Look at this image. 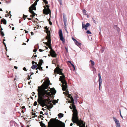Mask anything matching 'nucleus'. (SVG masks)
I'll list each match as a JSON object with an SVG mask.
<instances>
[{
  "label": "nucleus",
  "mask_w": 127,
  "mask_h": 127,
  "mask_svg": "<svg viewBox=\"0 0 127 127\" xmlns=\"http://www.w3.org/2000/svg\"><path fill=\"white\" fill-rule=\"evenodd\" d=\"M64 25L65 26V29L66 31H67V29H66V26L67 25V22H64Z\"/></svg>",
  "instance_id": "4be33fe9"
},
{
  "label": "nucleus",
  "mask_w": 127,
  "mask_h": 127,
  "mask_svg": "<svg viewBox=\"0 0 127 127\" xmlns=\"http://www.w3.org/2000/svg\"><path fill=\"white\" fill-rule=\"evenodd\" d=\"M14 68H15L16 69H17V67H16V66H14Z\"/></svg>",
  "instance_id": "a18cd8bd"
},
{
  "label": "nucleus",
  "mask_w": 127,
  "mask_h": 127,
  "mask_svg": "<svg viewBox=\"0 0 127 127\" xmlns=\"http://www.w3.org/2000/svg\"><path fill=\"white\" fill-rule=\"evenodd\" d=\"M113 118L116 124V127H121L119 121L116 119L114 117H113Z\"/></svg>",
  "instance_id": "1a4fd4ad"
},
{
  "label": "nucleus",
  "mask_w": 127,
  "mask_h": 127,
  "mask_svg": "<svg viewBox=\"0 0 127 127\" xmlns=\"http://www.w3.org/2000/svg\"><path fill=\"white\" fill-rule=\"evenodd\" d=\"M120 115L121 116V117L122 118H123V116L122 115H121V110H120Z\"/></svg>",
  "instance_id": "c9c22d12"
},
{
  "label": "nucleus",
  "mask_w": 127,
  "mask_h": 127,
  "mask_svg": "<svg viewBox=\"0 0 127 127\" xmlns=\"http://www.w3.org/2000/svg\"><path fill=\"white\" fill-rule=\"evenodd\" d=\"M8 11H6V13H8Z\"/></svg>",
  "instance_id": "052dcab7"
},
{
  "label": "nucleus",
  "mask_w": 127,
  "mask_h": 127,
  "mask_svg": "<svg viewBox=\"0 0 127 127\" xmlns=\"http://www.w3.org/2000/svg\"><path fill=\"white\" fill-rule=\"evenodd\" d=\"M71 65L72 67L74 68V70H75V68L74 65L72 64H71Z\"/></svg>",
  "instance_id": "cd10ccee"
},
{
  "label": "nucleus",
  "mask_w": 127,
  "mask_h": 127,
  "mask_svg": "<svg viewBox=\"0 0 127 127\" xmlns=\"http://www.w3.org/2000/svg\"><path fill=\"white\" fill-rule=\"evenodd\" d=\"M94 70H95V71H96V69L95 68H94Z\"/></svg>",
  "instance_id": "09e8293b"
},
{
  "label": "nucleus",
  "mask_w": 127,
  "mask_h": 127,
  "mask_svg": "<svg viewBox=\"0 0 127 127\" xmlns=\"http://www.w3.org/2000/svg\"><path fill=\"white\" fill-rule=\"evenodd\" d=\"M92 19H93V22H94V23L95 24H96V21H95V20H94V18H93Z\"/></svg>",
  "instance_id": "7c9ffc66"
},
{
  "label": "nucleus",
  "mask_w": 127,
  "mask_h": 127,
  "mask_svg": "<svg viewBox=\"0 0 127 127\" xmlns=\"http://www.w3.org/2000/svg\"><path fill=\"white\" fill-rule=\"evenodd\" d=\"M82 11L83 13V14L84 15H87V14L86 13V11L85 9H83L82 10Z\"/></svg>",
  "instance_id": "a211bd4d"
},
{
  "label": "nucleus",
  "mask_w": 127,
  "mask_h": 127,
  "mask_svg": "<svg viewBox=\"0 0 127 127\" xmlns=\"http://www.w3.org/2000/svg\"><path fill=\"white\" fill-rule=\"evenodd\" d=\"M16 37H15V39H16Z\"/></svg>",
  "instance_id": "69168bd1"
},
{
  "label": "nucleus",
  "mask_w": 127,
  "mask_h": 127,
  "mask_svg": "<svg viewBox=\"0 0 127 127\" xmlns=\"http://www.w3.org/2000/svg\"><path fill=\"white\" fill-rule=\"evenodd\" d=\"M33 32H31V34L32 35H33Z\"/></svg>",
  "instance_id": "5fc2aeb1"
},
{
  "label": "nucleus",
  "mask_w": 127,
  "mask_h": 127,
  "mask_svg": "<svg viewBox=\"0 0 127 127\" xmlns=\"http://www.w3.org/2000/svg\"><path fill=\"white\" fill-rule=\"evenodd\" d=\"M10 12H11L10 11L9 12V14L10 15H9L8 14H7V15H5V16H6V17H7V16H9V15H10V17H11V15L10 14Z\"/></svg>",
  "instance_id": "393cba45"
},
{
  "label": "nucleus",
  "mask_w": 127,
  "mask_h": 127,
  "mask_svg": "<svg viewBox=\"0 0 127 127\" xmlns=\"http://www.w3.org/2000/svg\"><path fill=\"white\" fill-rule=\"evenodd\" d=\"M46 7H44L45 8L43 10V12L44 14H47L50 13L51 11L49 8V6L48 5H46Z\"/></svg>",
  "instance_id": "423d86ee"
},
{
  "label": "nucleus",
  "mask_w": 127,
  "mask_h": 127,
  "mask_svg": "<svg viewBox=\"0 0 127 127\" xmlns=\"http://www.w3.org/2000/svg\"><path fill=\"white\" fill-rule=\"evenodd\" d=\"M39 51L40 52H41L44 51V50H42L41 49H40L39 50Z\"/></svg>",
  "instance_id": "473e14b6"
},
{
  "label": "nucleus",
  "mask_w": 127,
  "mask_h": 127,
  "mask_svg": "<svg viewBox=\"0 0 127 127\" xmlns=\"http://www.w3.org/2000/svg\"><path fill=\"white\" fill-rule=\"evenodd\" d=\"M42 110H44V109L43 108H42Z\"/></svg>",
  "instance_id": "338daca9"
},
{
  "label": "nucleus",
  "mask_w": 127,
  "mask_h": 127,
  "mask_svg": "<svg viewBox=\"0 0 127 127\" xmlns=\"http://www.w3.org/2000/svg\"><path fill=\"white\" fill-rule=\"evenodd\" d=\"M43 0L45 4H48V2L46 1V0ZM38 1H39V0H36L34 3V4H32L31 6L29 8V12L32 14V15H31V17H33L36 14L34 12L32 11V10H36L35 6L36 5L37 2Z\"/></svg>",
  "instance_id": "7ed1b4c3"
},
{
  "label": "nucleus",
  "mask_w": 127,
  "mask_h": 127,
  "mask_svg": "<svg viewBox=\"0 0 127 127\" xmlns=\"http://www.w3.org/2000/svg\"><path fill=\"white\" fill-rule=\"evenodd\" d=\"M57 124L54 125H53V124L55 122V120L53 119H52L50 120V122H50H48V127H60V125H59V124L62 123V127H65V125L64 123H62L60 121L57 120Z\"/></svg>",
  "instance_id": "20e7f679"
},
{
  "label": "nucleus",
  "mask_w": 127,
  "mask_h": 127,
  "mask_svg": "<svg viewBox=\"0 0 127 127\" xmlns=\"http://www.w3.org/2000/svg\"><path fill=\"white\" fill-rule=\"evenodd\" d=\"M47 36L46 37V38L48 41L46 42V44L50 49H51V40L50 39V33L47 32Z\"/></svg>",
  "instance_id": "39448f33"
},
{
  "label": "nucleus",
  "mask_w": 127,
  "mask_h": 127,
  "mask_svg": "<svg viewBox=\"0 0 127 127\" xmlns=\"http://www.w3.org/2000/svg\"><path fill=\"white\" fill-rule=\"evenodd\" d=\"M37 67V66L33 64L31 68L32 69H35Z\"/></svg>",
  "instance_id": "dca6fc26"
},
{
  "label": "nucleus",
  "mask_w": 127,
  "mask_h": 127,
  "mask_svg": "<svg viewBox=\"0 0 127 127\" xmlns=\"http://www.w3.org/2000/svg\"><path fill=\"white\" fill-rule=\"evenodd\" d=\"M44 81L43 83L40 87H38L37 89L38 98L37 101L42 107L46 106L48 108H51L53 107V103L51 99L52 94H55L56 91L54 88L51 89H48L50 85V81L49 78L42 80L41 82Z\"/></svg>",
  "instance_id": "f257e3e1"
},
{
  "label": "nucleus",
  "mask_w": 127,
  "mask_h": 127,
  "mask_svg": "<svg viewBox=\"0 0 127 127\" xmlns=\"http://www.w3.org/2000/svg\"><path fill=\"white\" fill-rule=\"evenodd\" d=\"M74 98L76 100H77V97L76 96H75L74 97Z\"/></svg>",
  "instance_id": "c756f323"
},
{
  "label": "nucleus",
  "mask_w": 127,
  "mask_h": 127,
  "mask_svg": "<svg viewBox=\"0 0 127 127\" xmlns=\"http://www.w3.org/2000/svg\"><path fill=\"white\" fill-rule=\"evenodd\" d=\"M45 28L47 30L46 33H47V32H48V33H50V32L48 30V29L47 28V27H45Z\"/></svg>",
  "instance_id": "412c9836"
},
{
  "label": "nucleus",
  "mask_w": 127,
  "mask_h": 127,
  "mask_svg": "<svg viewBox=\"0 0 127 127\" xmlns=\"http://www.w3.org/2000/svg\"><path fill=\"white\" fill-rule=\"evenodd\" d=\"M35 63L36 64H37V63L36 62H34L33 61H32V64H34Z\"/></svg>",
  "instance_id": "2f4dec72"
},
{
  "label": "nucleus",
  "mask_w": 127,
  "mask_h": 127,
  "mask_svg": "<svg viewBox=\"0 0 127 127\" xmlns=\"http://www.w3.org/2000/svg\"><path fill=\"white\" fill-rule=\"evenodd\" d=\"M14 27H12V30H14Z\"/></svg>",
  "instance_id": "49530a36"
},
{
  "label": "nucleus",
  "mask_w": 127,
  "mask_h": 127,
  "mask_svg": "<svg viewBox=\"0 0 127 127\" xmlns=\"http://www.w3.org/2000/svg\"><path fill=\"white\" fill-rule=\"evenodd\" d=\"M62 69L57 67L55 69L54 72H56L58 74L62 75L60 76L59 80L62 83V90L63 91H66V92H64L63 94H65L67 95L68 98L69 99H68V102L72 103L69 107L70 108L72 109H73V113L72 114V122H83L82 121L79 120L78 118V113L76 109V107L74 105V99L71 96V95L69 94L68 91L66 90L67 88V83L64 79L65 76L63 73L62 72Z\"/></svg>",
  "instance_id": "f03ea898"
},
{
  "label": "nucleus",
  "mask_w": 127,
  "mask_h": 127,
  "mask_svg": "<svg viewBox=\"0 0 127 127\" xmlns=\"http://www.w3.org/2000/svg\"><path fill=\"white\" fill-rule=\"evenodd\" d=\"M33 56H34V57H37V55H33Z\"/></svg>",
  "instance_id": "de8ad7c7"
},
{
  "label": "nucleus",
  "mask_w": 127,
  "mask_h": 127,
  "mask_svg": "<svg viewBox=\"0 0 127 127\" xmlns=\"http://www.w3.org/2000/svg\"><path fill=\"white\" fill-rule=\"evenodd\" d=\"M98 76L99 77V79L98 80L99 82H102V80L101 78V76L100 74L99 73L98 74Z\"/></svg>",
  "instance_id": "ddd939ff"
},
{
  "label": "nucleus",
  "mask_w": 127,
  "mask_h": 127,
  "mask_svg": "<svg viewBox=\"0 0 127 127\" xmlns=\"http://www.w3.org/2000/svg\"><path fill=\"white\" fill-rule=\"evenodd\" d=\"M9 27L10 28H11V26H10V25H9Z\"/></svg>",
  "instance_id": "680f3d73"
},
{
  "label": "nucleus",
  "mask_w": 127,
  "mask_h": 127,
  "mask_svg": "<svg viewBox=\"0 0 127 127\" xmlns=\"http://www.w3.org/2000/svg\"><path fill=\"white\" fill-rule=\"evenodd\" d=\"M117 28L118 29H119V28L117 27V25H115L114 26V28Z\"/></svg>",
  "instance_id": "72a5a7b5"
},
{
  "label": "nucleus",
  "mask_w": 127,
  "mask_h": 127,
  "mask_svg": "<svg viewBox=\"0 0 127 127\" xmlns=\"http://www.w3.org/2000/svg\"><path fill=\"white\" fill-rule=\"evenodd\" d=\"M23 70H25V71H27V70L26 69V68L25 67H24L23 68Z\"/></svg>",
  "instance_id": "c85d7f7f"
},
{
  "label": "nucleus",
  "mask_w": 127,
  "mask_h": 127,
  "mask_svg": "<svg viewBox=\"0 0 127 127\" xmlns=\"http://www.w3.org/2000/svg\"><path fill=\"white\" fill-rule=\"evenodd\" d=\"M63 18L64 19L63 21L64 22H67V21L66 17H65L64 15L63 14Z\"/></svg>",
  "instance_id": "4468645a"
},
{
  "label": "nucleus",
  "mask_w": 127,
  "mask_h": 127,
  "mask_svg": "<svg viewBox=\"0 0 127 127\" xmlns=\"http://www.w3.org/2000/svg\"><path fill=\"white\" fill-rule=\"evenodd\" d=\"M48 66H46V68H48Z\"/></svg>",
  "instance_id": "4d7b16f0"
},
{
  "label": "nucleus",
  "mask_w": 127,
  "mask_h": 127,
  "mask_svg": "<svg viewBox=\"0 0 127 127\" xmlns=\"http://www.w3.org/2000/svg\"><path fill=\"white\" fill-rule=\"evenodd\" d=\"M73 125V124H72V123H71L70 124V126H72Z\"/></svg>",
  "instance_id": "79ce46f5"
},
{
  "label": "nucleus",
  "mask_w": 127,
  "mask_h": 127,
  "mask_svg": "<svg viewBox=\"0 0 127 127\" xmlns=\"http://www.w3.org/2000/svg\"><path fill=\"white\" fill-rule=\"evenodd\" d=\"M36 51L37 50L36 49H34L33 51V52H36Z\"/></svg>",
  "instance_id": "4c0bfd02"
},
{
  "label": "nucleus",
  "mask_w": 127,
  "mask_h": 127,
  "mask_svg": "<svg viewBox=\"0 0 127 127\" xmlns=\"http://www.w3.org/2000/svg\"><path fill=\"white\" fill-rule=\"evenodd\" d=\"M102 82H99V90H100V87L102 83Z\"/></svg>",
  "instance_id": "aec40b11"
},
{
  "label": "nucleus",
  "mask_w": 127,
  "mask_h": 127,
  "mask_svg": "<svg viewBox=\"0 0 127 127\" xmlns=\"http://www.w3.org/2000/svg\"><path fill=\"white\" fill-rule=\"evenodd\" d=\"M38 73V71H36V73Z\"/></svg>",
  "instance_id": "0e129e2a"
},
{
  "label": "nucleus",
  "mask_w": 127,
  "mask_h": 127,
  "mask_svg": "<svg viewBox=\"0 0 127 127\" xmlns=\"http://www.w3.org/2000/svg\"><path fill=\"white\" fill-rule=\"evenodd\" d=\"M3 44L5 45V46H6V44H5V43L4 42H3Z\"/></svg>",
  "instance_id": "8fccbe9b"
},
{
  "label": "nucleus",
  "mask_w": 127,
  "mask_h": 127,
  "mask_svg": "<svg viewBox=\"0 0 127 127\" xmlns=\"http://www.w3.org/2000/svg\"><path fill=\"white\" fill-rule=\"evenodd\" d=\"M58 116L59 118H61L64 116V114L62 113H60L58 114Z\"/></svg>",
  "instance_id": "2eb2a0df"
},
{
  "label": "nucleus",
  "mask_w": 127,
  "mask_h": 127,
  "mask_svg": "<svg viewBox=\"0 0 127 127\" xmlns=\"http://www.w3.org/2000/svg\"><path fill=\"white\" fill-rule=\"evenodd\" d=\"M59 34L60 40L62 41L63 43H64L65 42V39L63 37L61 29L59 30Z\"/></svg>",
  "instance_id": "0eeeda50"
},
{
  "label": "nucleus",
  "mask_w": 127,
  "mask_h": 127,
  "mask_svg": "<svg viewBox=\"0 0 127 127\" xmlns=\"http://www.w3.org/2000/svg\"><path fill=\"white\" fill-rule=\"evenodd\" d=\"M90 26V25L89 23H87L86 25H84L83 22L82 23V28L83 29H85V30H86L87 29V27Z\"/></svg>",
  "instance_id": "9d476101"
},
{
  "label": "nucleus",
  "mask_w": 127,
  "mask_h": 127,
  "mask_svg": "<svg viewBox=\"0 0 127 127\" xmlns=\"http://www.w3.org/2000/svg\"><path fill=\"white\" fill-rule=\"evenodd\" d=\"M59 1L60 2L61 4V5L62 4V0H59Z\"/></svg>",
  "instance_id": "58836bf2"
},
{
  "label": "nucleus",
  "mask_w": 127,
  "mask_h": 127,
  "mask_svg": "<svg viewBox=\"0 0 127 127\" xmlns=\"http://www.w3.org/2000/svg\"><path fill=\"white\" fill-rule=\"evenodd\" d=\"M72 40L74 41L75 44L77 46H80L81 43L78 42L75 38L73 37H72Z\"/></svg>",
  "instance_id": "f8f14e48"
},
{
  "label": "nucleus",
  "mask_w": 127,
  "mask_h": 127,
  "mask_svg": "<svg viewBox=\"0 0 127 127\" xmlns=\"http://www.w3.org/2000/svg\"><path fill=\"white\" fill-rule=\"evenodd\" d=\"M68 62L69 63H70V64H72V63H71V62L70 61H68Z\"/></svg>",
  "instance_id": "c03bdc74"
},
{
  "label": "nucleus",
  "mask_w": 127,
  "mask_h": 127,
  "mask_svg": "<svg viewBox=\"0 0 127 127\" xmlns=\"http://www.w3.org/2000/svg\"><path fill=\"white\" fill-rule=\"evenodd\" d=\"M28 19H29V20H31V18H29Z\"/></svg>",
  "instance_id": "13d9d810"
},
{
  "label": "nucleus",
  "mask_w": 127,
  "mask_h": 127,
  "mask_svg": "<svg viewBox=\"0 0 127 127\" xmlns=\"http://www.w3.org/2000/svg\"><path fill=\"white\" fill-rule=\"evenodd\" d=\"M3 30V29L2 28H1L0 29V31H2Z\"/></svg>",
  "instance_id": "603ef678"
},
{
  "label": "nucleus",
  "mask_w": 127,
  "mask_h": 127,
  "mask_svg": "<svg viewBox=\"0 0 127 127\" xmlns=\"http://www.w3.org/2000/svg\"><path fill=\"white\" fill-rule=\"evenodd\" d=\"M14 40L15 41H16V40L15 39H14Z\"/></svg>",
  "instance_id": "774afa93"
},
{
  "label": "nucleus",
  "mask_w": 127,
  "mask_h": 127,
  "mask_svg": "<svg viewBox=\"0 0 127 127\" xmlns=\"http://www.w3.org/2000/svg\"><path fill=\"white\" fill-rule=\"evenodd\" d=\"M50 49L51 50L50 52V53L51 56L54 57H56V54L55 52L52 49V48L51 49Z\"/></svg>",
  "instance_id": "9b49d317"
},
{
  "label": "nucleus",
  "mask_w": 127,
  "mask_h": 127,
  "mask_svg": "<svg viewBox=\"0 0 127 127\" xmlns=\"http://www.w3.org/2000/svg\"><path fill=\"white\" fill-rule=\"evenodd\" d=\"M37 104V102L36 101H35L33 105L34 106H35Z\"/></svg>",
  "instance_id": "bb28decb"
},
{
  "label": "nucleus",
  "mask_w": 127,
  "mask_h": 127,
  "mask_svg": "<svg viewBox=\"0 0 127 127\" xmlns=\"http://www.w3.org/2000/svg\"><path fill=\"white\" fill-rule=\"evenodd\" d=\"M49 24L50 25H51L52 24V23L51 22H49Z\"/></svg>",
  "instance_id": "37998d69"
},
{
  "label": "nucleus",
  "mask_w": 127,
  "mask_h": 127,
  "mask_svg": "<svg viewBox=\"0 0 127 127\" xmlns=\"http://www.w3.org/2000/svg\"><path fill=\"white\" fill-rule=\"evenodd\" d=\"M27 16H27L25 15H23V17L24 18L25 17V18L27 17Z\"/></svg>",
  "instance_id": "f704fd0d"
},
{
  "label": "nucleus",
  "mask_w": 127,
  "mask_h": 127,
  "mask_svg": "<svg viewBox=\"0 0 127 127\" xmlns=\"http://www.w3.org/2000/svg\"><path fill=\"white\" fill-rule=\"evenodd\" d=\"M86 33L87 34H91V32L89 30H88Z\"/></svg>",
  "instance_id": "a878e982"
},
{
  "label": "nucleus",
  "mask_w": 127,
  "mask_h": 127,
  "mask_svg": "<svg viewBox=\"0 0 127 127\" xmlns=\"http://www.w3.org/2000/svg\"><path fill=\"white\" fill-rule=\"evenodd\" d=\"M2 22H3V24H4L6 25V21L5 19L3 20L2 21Z\"/></svg>",
  "instance_id": "6ab92c4d"
},
{
  "label": "nucleus",
  "mask_w": 127,
  "mask_h": 127,
  "mask_svg": "<svg viewBox=\"0 0 127 127\" xmlns=\"http://www.w3.org/2000/svg\"><path fill=\"white\" fill-rule=\"evenodd\" d=\"M3 41H5V39H3Z\"/></svg>",
  "instance_id": "e2e57ef3"
},
{
  "label": "nucleus",
  "mask_w": 127,
  "mask_h": 127,
  "mask_svg": "<svg viewBox=\"0 0 127 127\" xmlns=\"http://www.w3.org/2000/svg\"><path fill=\"white\" fill-rule=\"evenodd\" d=\"M65 48L66 50V52L67 53L68 52V49L66 47H65Z\"/></svg>",
  "instance_id": "e433bc0d"
},
{
  "label": "nucleus",
  "mask_w": 127,
  "mask_h": 127,
  "mask_svg": "<svg viewBox=\"0 0 127 127\" xmlns=\"http://www.w3.org/2000/svg\"><path fill=\"white\" fill-rule=\"evenodd\" d=\"M87 15V18H89V16H88V15Z\"/></svg>",
  "instance_id": "bf43d9fd"
},
{
  "label": "nucleus",
  "mask_w": 127,
  "mask_h": 127,
  "mask_svg": "<svg viewBox=\"0 0 127 127\" xmlns=\"http://www.w3.org/2000/svg\"><path fill=\"white\" fill-rule=\"evenodd\" d=\"M25 33H26L27 32V31H26L25 30Z\"/></svg>",
  "instance_id": "6e6d98bb"
},
{
  "label": "nucleus",
  "mask_w": 127,
  "mask_h": 127,
  "mask_svg": "<svg viewBox=\"0 0 127 127\" xmlns=\"http://www.w3.org/2000/svg\"><path fill=\"white\" fill-rule=\"evenodd\" d=\"M0 11H2V10L1 8L0 9Z\"/></svg>",
  "instance_id": "864d4df0"
},
{
  "label": "nucleus",
  "mask_w": 127,
  "mask_h": 127,
  "mask_svg": "<svg viewBox=\"0 0 127 127\" xmlns=\"http://www.w3.org/2000/svg\"><path fill=\"white\" fill-rule=\"evenodd\" d=\"M48 113L47 112H46V113H45L43 115H48Z\"/></svg>",
  "instance_id": "ea45409f"
},
{
  "label": "nucleus",
  "mask_w": 127,
  "mask_h": 127,
  "mask_svg": "<svg viewBox=\"0 0 127 127\" xmlns=\"http://www.w3.org/2000/svg\"><path fill=\"white\" fill-rule=\"evenodd\" d=\"M43 63V61L41 59L40 60L39 63V64L37 65V68L36 69V70L38 69L39 70H42V67H41V65Z\"/></svg>",
  "instance_id": "6e6552de"
},
{
  "label": "nucleus",
  "mask_w": 127,
  "mask_h": 127,
  "mask_svg": "<svg viewBox=\"0 0 127 127\" xmlns=\"http://www.w3.org/2000/svg\"><path fill=\"white\" fill-rule=\"evenodd\" d=\"M40 114H43V112L42 111H41L40 112Z\"/></svg>",
  "instance_id": "a19ab883"
},
{
  "label": "nucleus",
  "mask_w": 127,
  "mask_h": 127,
  "mask_svg": "<svg viewBox=\"0 0 127 127\" xmlns=\"http://www.w3.org/2000/svg\"><path fill=\"white\" fill-rule=\"evenodd\" d=\"M90 62H91V64L93 66L95 64L94 62L91 60L90 61Z\"/></svg>",
  "instance_id": "f3484780"
},
{
  "label": "nucleus",
  "mask_w": 127,
  "mask_h": 127,
  "mask_svg": "<svg viewBox=\"0 0 127 127\" xmlns=\"http://www.w3.org/2000/svg\"><path fill=\"white\" fill-rule=\"evenodd\" d=\"M40 125L41 126V127H45V124L42 122H41L40 123Z\"/></svg>",
  "instance_id": "5701e85b"
},
{
  "label": "nucleus",
  "mask_w": 127,
  "mask_h": 127,
  "mask_svg": "<svg viewBox=\"0 0 127 127\" xmlns=\"http://www.w3.org/2000/svg\"><path fill=\"white\" fill-rule=\"evenodd\" d=\"M0 33L1 34L2 36H4V34L3 32H2V31H0Z\"/></svg>",
  "instance_id": "b1692460"
},
{
  "label": "nucleus",
  "mask_w": 127,
  "mask_h": 127,
  "mask_svg": "<svg viewBox=\"0 0 127 127\" xmlns=\"http://www.w3.org/2000/svg\"><path fill=\"white\" fill-rule=\"evenodd\" d=\"M23 44H24V45H26V44L25 43H23Z\"/></svg>",
  "instance_id": "3c124183"
}]
</instances>
